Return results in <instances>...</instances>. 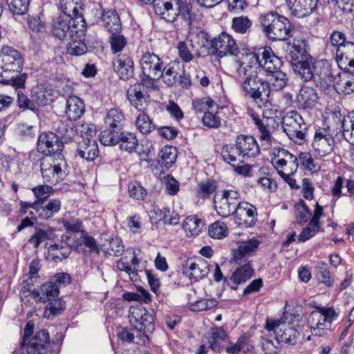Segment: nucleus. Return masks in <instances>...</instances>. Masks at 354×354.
I'll use <instances>...</instances> for the list:
<instances>
[{"mask_svg": "<svg viewBox=\"0 0 354 354\" xmlns=\"http://www.w3.org/2000/svg\"><path fill=\"white\" fill-rule=\"evenodd\" d=\"M237 80L240 83L243 96L252 102L265 104L270 96L269 82L259 77V72L250 66L237 68Z\"/></svg>", "mask_w": 354, "mask_h": 354, "instance_id": "f257e3e1", "label": "nucleus"}, {"mask_svg": "<svg viewBox=\"0 0 354 354\" xmlns=\"http://www.w3.org/2000/svg\"><path fill=\"white\" fill-rule=\"evenodd\" d=\"M263 32L272 41H284L292 36L294 26L290 21L277 12H268L259 18Z\"/></svg>", "mask_w": 354, "mask_h": 354, "instance_id": "f03ea898", "label": "nucleus"}, {"mask_svg": "<svg viewBox=\"0 0 354 354\" xmlns=\"http://www.w3.org/2000/svg\"><path fill=\"white\" fill-rule=\"evenodd\" d=\"M79 15L84 17L81 7L75 6L71 10L65 8L62 15L53 19L51 31L53 35L60 40L73 38V35L78 31V28H75L73 25L74 19Z\"/></svg>", "mask_w": 354, "mask_h": 354, "instance_id": "7ed1b4c3", "label": "nucleus"}, {"mask_svg": "<svg viewBox=\"0 0 354 354\" xmlns=\"http://www.w3.org/2000/svg\"><path fill=\"white\" fill-rule=\"evenodd\" d=\"M40 170L44 183L54 185L62 181L69 173L67 162L63 158L55 160L42 158Z\"/></svg>", "mask_w": 354, "mask_h": 354, "instance_id": "20e7f679", "label": "nucleus"}, {"mask_svg": "<svg viewBox=\"0 0 354 354\" xmlns=\"http://www.w3.org/2000/svg\"><path fill=\"white\" fill-rule=\"evenodd\" d=\"M286 57L295 74L301 71L303 77H309V62L313 61V57L306 50L305 40L294 39L290 52Z\"/></svg>", "mask_w": 354, "mask_h": 354, "instance_id": "39448f33", "label": "nucleus"}, {"mask_svg": "<svg viewBox=\"0 0 354 354\" xmlns=\"http://www.w3.org/2000/svg\"><path fill=\"white\" fill-rule=\"evenodd\" d=\"M265 328L269 332H274L276 344L283 342L289 345H295L300 335L290 324L279 319H268Z\"/></svg>", "mask_w": 354, "mask_h": 354, "instance_id": "423d86ee", "label": "nucleus"}, {"mask_svg": "<svg viewBox=\"0 0 354 354\" xmlns=\"http://www.w3.org/2000/svg\"><path fill=\"white\" fill-rule=\"evenodd\" d=\"M282 124L283 131L291 140L298 145L304 142L308 127L300 114L291 112L290 115L283 118Z\"/></svg>", "mask_w": 354, "mask_h": 354, "instance_id": "0eeeda50", "label": "nucleus"}, {"mask_svg": "<svg viewBox=\"0 0 354 354\" xmlns=\"http://www.w3.org/2000/svg\"><path fill=\"white\" fill-rule=\"evenodd\" d=\"M130 322L135 325V329L141 334L137 335L140 341L145 344L149 341L150 335L155 330V324L152 315L145 308L134 309L131 313Z\"/></svg>", "mask_w": 354, "mask_h": 354, "instance_id": "6e6552de", "label": "nucleus"}, {"mask_svg": "<svg viewBox=\"0 0 354 354\" xmlns=\"http://www.w3.org/2000/svg\"><path fill=\"white\" fill-rule=\"evenodd\" d=\"M104 123L105 129L100 135V140L102 145L108 140H114L113 137L124 130L125 118L120 110L111 109L106 113Z\"/></svg>", "mask_w": 354, "mask_h": 354, "instance_id": "1a4fd4ad", "label": "nucleus"}, {"mask_svg": "<svg viewBox=\"0 0 354 354\" xmlns=\"http://www.w3.org/2000/svg\"><path fill=\"white\" fill-rule=\"evenodd\" d=\"M74 19V28H78L77 33L73 35L71 41L67 45V53L71 55L80 56L86 53L87 46L85 44V35L87 25L84 17L78 15Z\"/></svg>", "mask_w": 354, "mask_h": 354, "instance_id": "9d476101", "label": "nucleus"}, {"mask_svg": "<svg viewBox=\"0 0 354 354\" xmlns=\"http://www.w3.org/2000/svg\"><path fill=\"white\" fill-rule=\"evenodd\" d=\"M63 149L64 142L57 134L48 131L39 135L37 144V149L39 153L46 156L57 154L59 158Z\"/></svg>", "mask_w": 354, "mask_h": 354, "instance_id": "9b49d317", "label": "nucleus"}, {"mask_svg": "<svg viewBox=\"0 0 354 354\" xmlns=\"http://www.w3.org/2000/svg\"><path fill=\"white\" fill-rule=\"evenodd\" d=\"M211 47L214 48L219 57L227 55H232L236 59L240 55L239 48L235 40L232 37L226 32H222L218 38L210 40Z\"/></svg>", "mask_w": 354, "mask_h": 354, "instance_id": "f8f14e48", "label": "nucleus"}, {"mask_svg": "<svg viewBox=\"0 0 354 354\" xmlns=\"http://www.w3.org/2000/svg\"><path fill=\"white\" fill-rule=\"evenodd\" d=\"M50 343L48 332L42 329L37 332L31 339L24 343H20L22 351L27 354H47L48 348L47 345Z\"/></svg>", "mask_w": 354, "mask_h": 354, "instance_id": "ddd939ff", "label": "nucleus"}, {"mask_svg": "<svg viewBox=\"0 0 354 354\" xmlns=\"http://www.w3.org/2000/svg\"><path fill=\"white\" fill-rule=\"evenodd\" d=\"M0 56L3 63L2 68L5 73L7 71L21 73L24 58L19 51L13 47L5 46L2 48Z\"/></svg>", "mask_w": 354, "mask_h": 354, "instance_id": "4468645a", "label": "nucleus"}, {"mask_svg": "<svg viewBox=\"0 0 354 354\" xmlns=\"http://www.w3.org/2000/svg\"><path fill=\"white\" fill-rule=\"evenodd\" d=\"M257 216V209L254 206L248 203H239L234 217L239 227L247 228L255 224Z\"/></svg>", "mask_w": 354, "mask_h": 354, "instance_id": "2eb2a0df", "label": "nucleus"}, {"mask_svg": "<svg viewBox=\"0 0 354 354\" xmlns=\"http://www.w3.org/2000/svg\"><path fill=\"white\" fill-rule=\"evenodd\" d=\"M140 67L144 75H162V61L153 53L147 52L141 57Z\"/></svg>", "mask_w": 354, "mask_h": 354, "instance_id": "dca6fc26", "label": "nucleus"}, {"mask_svg": "<svg viewBox=\"0 0 354 354\" xmlns=\"http://www.w3.org/2000/svg\"><path fill=\"white\" fill-rule=\"evenodd\" d=\"M183 273L187 274L190 279L198 281L205 277L209 272V265L203 259L196 261L187 259L183 265Z\"/></svg>", "mask_w": 354, "mask_h": 354, "instance_id": "f3484780", "label": "nucleus"}, {"mask_svg": "<svg viewBox=\"0 0 354 354\" xmlns=\"http://www.w3.org/2000/svg\"><path fill=\"white\" fill-rule=\"evenodd\" d=\"M260 66H254V68L258 72L262 69L267 75L280 70L283 65L281 59L275 55L270 47L263 48Z\"/></svg>", "mask_w": 354, "mask_h": 354, "instance_id": "a211bd4d", "label": "nucleus"}, {"mask_svg": "<svg viewBox=\"0 0 354 354\" xmlns=\"http://www.w3.org/2000/svg\"><path fill=\"white\" fill-rule=\"evenodd\" d=\"M236 152L239 155L257 157L260 153V148L256 140L251 136L239 135L236 139Z\"/></svg>", "mask_w": 354, "mask_h": 354, "instance_id": "6ab92c4d", "label": "nucleus"}, {"mask_svg": "<svg viewBox=\"0 0 354 354\" xmlns=\"http://www.w3.org/2000/svg\"><path fill=\"white\" fill-rule=\"evenodd\" d=\"M100 22L109 34L122 30V24L115 10H102L100 13Z\"/></svg>", "mask_w": 354, "mask_h": 354, "instance_id": "aec40b11", "label": "nucleus"}, {"mask_svg": "<svg viewBox=\"0 0 354 354\" xmlns=\"http://www.w3.org/2000/svg\"><path fill=\"white\" fill-rule=\"evenodd\" d=\"M114 140H108L103 145L113 146L120 143V148L125 151L131 152L138 145V140L134 133L123 130L113 137Z\"/></svg>", "mask_w": 354, "mask_h": 354, "instance_id": "412c9836", "label": "nucleus"}, {"mask_svg": "<svg viewBox=\"0 0 354 354\" xmlns=\"http://www.w3.org/2000/svg\"><path fill=\"white\" fill-rule=\"evenodd\" d=\"M113 68L120 79L127 80L133 76L134 66L131 58L126 54L120 53L113 62Z\"/></svg>", "mask_w": 354, "mask_h": 354, "instance_id": "4be33fe9", "label": "nucleus"}, {"mask_svg": "<svg viewBox=\"0 0 354 354\" xmlns=\"http://www.w3.org/2000/svg\"><path fill=\"white\" fill-rule=\"evenodd\" d=\"M336 63L340 69L354 71V42H347L336 50Z\"/></svg>", "mask_w": 354, "mask_h": 354, "instance_id": "5701e85b", "label": "nucleus"}, {"mask_svg": "<svg viewBox=\"0 0 354 354\" xmlns=\"http://www.w3.org/2000/svg\"><path fill=\"white\" fill-rule=\"evenodd\" d=\"M177 155V149L173 146H165L160 150L156 161L162 170L158 174V178H161L162 174H164L165 170H168L172 167L176 160Z\"/></svg>", "mask_w": 354, "mask_h": 354, "instance_id": "b1692460", "label": "nucleus"}, {"mask_svg": "<svg viewBox=\"0 0 354 354\" xmlns=\"http://www.w3.org/2000/svg\"><path fill=\"white\" fill-rule=\"evenodd\" d=\"M341 73L334 87L339 94L349 95L354 92V71L340 69Z\"/></svg>", "mask_w": 354, "mask_h": 354, "instance_id": "393cba45", "label": "nucleus"}, {"mask_svg": "<svg viewBox=\"0 0 354 354\" xmlns=\"http://www.w3.org/2000/svg\"><path fill=\"white\" fill-rule=\"evenodd\" d=\"M334 144L332 135L316 132L312 146L320 156H326L333 151Z\"/></svg>", "mask_w": 354, "mask_h": 354, "instance_id": "a878e982", "label": "nucleus"}, {"mask_svg": "<svg viewBox=\"0 0 354 354\" xmlns=\"http://www.w3.org/2000/svg\"><path fill=\"white\" fill-rule=\"evenodd\" d=\"M263 53V48H259L257 50L251 51L247 49H242L240 50V55L235 59L236 62L238 64L239 67H244L245 66H250L251 71H254L253 65L260 66L261 63V53Z\"/></svg>", "mask_w": 354, "mask_h": 354, "instance_id": "bb28decb", "label": "nucleus"}, {"mask_svg": "<svg viewBox=\"0 0 354 354\" xmlns=\"http://www.w3.org/2000/svg\"><path fill=\"white\" fill-rule=\"evenodd\" d=\"M127 96L131 104L138 111L142 109L143 102L149 97L148 92L144 89L142 84L138 83L131 85L127 91Z\"/></svg>", "mask_w": 354, "mask_h": 354, "instance_id": "cd10ccee", "label": "nucleus"}, {"mask_svg": "<svg viewBox=\"0 0 354 354\" xmlns=\"http://www.w3.org/2000/svg\"><path fill=\"white\" fill-rule=\"evenodd\" d=\"M339 316V313L332 308H318L317 310L313 311L308 318V323H317L332 324L333 322Z\"/></svg>", "mask_w": 354, "mask_h": 354, "instance_id": "c85d7f7f", "label": "nucleus"}, {"mask_svg": "<svg viewBox=\"0 0 354 354\" xmlns=\"http://www.w3.org/2000/svg\"><path fill=\"white\" fill-rule=\"evenodd\" d=\"M37 212L41 219H48L57 214L61 208V202L58 199H47L43 197L39 200Z\"/></svg>", "mask_w": 354, "mask_h": 354, "instance_id": "c756f323", "label": "nucleus"}, {"mask_svg": "<svg viewBox=\"0 0 354 354\" xmlns=\"http://www.w3.org/2000/svg\"><path fill=\"white\" fill-rule=\"evenodd\" d=\"M77 155L88 161H92L98 156V145L93 139H83L77 148Z\"/></svg>", "mask_w": 354, "mask_h": 354, "instance_id": "7c9ffc66", "label": "nucleus"}, {"mask_svg": "<svg viewBox=\"0 0 354 354\" xmlns=\"http://www.w3.org/2000/svg\"><path fill=\"white\" fill-rule=\"evenodd\" d=\"M189 46L192 50H196L195 55L199 57H201L200 49L206 47L209 41V34L203 30H198L195 32L189 31Z\"/></svg>", "mask_w": 354, "mask_h": 354, "instance_id": "2f4dec72", "label": "nucleus"}, {"mask_svg": "<svg viewBox=\"0 0 354 354\" xmlns=\"http://www.w3.org/2000/svg\"><path fill=\"white\" fill-rule=\"evenodd\" d=\"M259 243L256 239L241 242L238 249L234 252V262L238 264L245 262V257L250 256L259 247Z\"/></svg>", "mask_w": 354, "mask_h": 354, "instance_id": "473e14b6", "label": "nucleus"}, {"mask_svg": "<svg viewBox=\"0 0 354 354\" xmlns=\"http://www.w3.org/2000/svg\"><path fill=\"white\" fill-rule=\"evenodd\" d=\"M318 94L315 88L310 86L301 88L299 95L297 96V101L304 109L313 108L318 102Z\"/></svg>", "mask_w": 354, "mask_h": 354, "instance_id": "72a5a7b5", "label": "nucleus"}, {"mask_svg": "<svg viewBox=\"0 0 354 354\" xmlns=\"http://www.w3.org/2000/svg\"><path fill=\"white\" fill-rule=\"evenodd\" d=\"M189 27V31H193L195 28L198 29L203 19V15L198 10L193 8L189 2V6L182 12L180 17Z\"/></svg>", "mask_w": 354, "mask_h": 354, "instance_id": "f704fd0d", "label": "nucleus"}, {"mask_svg": "<svg viewBox=\"0 0 354 354\" xmlns=\"http://www.w3.org/2000/svg\"><path fill=\"white\" fill-rule=\"evenodd\" d=\"M84 108V104L80 97L71 96L66 101V113L70 120L75 121L83 115Z\"/></svg>", "mask_w": 354, "mask_h": 354, "instance_id": "c9c22d12", "label": "nucleus"}, {"mask_svg": "<svg viewBox=\"0 0 354 354\" xmlns=\"http://www.w3.org/2000/svg\"><path fill=\"white\" fill-rule=\"evenodd\" d=\"M214 203L217 214L223 218H227L230 215L234 216L238 208V205H236L234 203L230 202L227 198L223 195L220 198H218V196L215 195Z\"/></svg>", "mask_w": 354, "mask_h": 354, "instance_id": "e433bc0d", "label": "nucleus"}, {"mask_svg": "<svg viewBox=\"0 0 354 354\" xmlns=\"http://www.w3.org/2000/svg\"><path fill=\"white\" fill-rule=\"evenodd\" d=\"M326 61V59H322L309 62V77L308 78L303 77V71H301L298 72L296 75L304 82H308L313 79L315 81L316 77L323 81Z\"/></svg>", "mask_w": 354, "mask_h": 354, "instance_id": "4c0bfd02", "label": "nucleus"}, {"mask_svg": "<svg viewBox=\"0 0 354 354\" xmlns=\"http://www.w3.org/2000/svg\"><path fill=\"white\" fill-rule=\"evenodd\" d=\"M152 3L156 15H160L166 21L171 22L174 10L171 9L170 0H153Z\"/></svg>", "mask_w": 354, "mask_h": 354, "instance_id": "58836bf2", "label": "nucleus"}, {"mask_svg": "<svg viewBox=\"0 0 354 354\" xmlns=\"http://www.w3.org/2000/svg\"><path fill=\"white\" fill-rule=\"evenodd\" d=\"M254 273L250 263L248 262L237 268L230 277V280L236 284L245 283L250 279Z\"/></svg>", "mask_w": 354, "mask_h": 354, "instance_id": "ea45409f", "label": "nucleus"}, {"mask_svg": "<svg viewBox=\"0 0 354 354\" xmlns=\"http://www.w3.org/2000/svg\"><path fill=\"white\" fill-rule=\"evenodd\" d=\"M252 25V20L248 16L242 15L232 19L231 28L237 34L248 35Z\"/></svg>", "mask_w": 354, "mask_h": 354, "instance_id": "a19ab883", "label": "nucleus"}, {"mask_svg": "<svg viewBox=\"0 0 354 354\" xmlns=\"http://www.w3.org/2000/svg\"><path fill=\"white\" fill-rule=\"evenodd\" d=\"M66 308V302L62 298L49 301L44 308V316L48 319H53Z\"/></svg>", "mask_w": 354, "mask_h": 354, "instance_id": "79ce46f5", "label": "nucleus"}, {"mask_svg": "<svg viewBox=\"0 0 354 354\" xmlns=\"http://www.w3.org/2000/svg\"><path fill=\"white\" fill-rule=\"evenodd\" d=\"M203 227V223L201 218L195 216H189L184 221L183 227L187 236H198Z\"/></svg>", "mask_w": 354, "mask_h": 354, "instance_id": "37998d69", "label": "nucleus"}, {"mask_svg": "<svg viewBox=\"0 0 354 354\" xmlns=\"http://www.w3.org/2000/svg\"><path fill=\"white\" fill-rule=\"evenodd\" d=\"M271 77L267 80L270 84V91L271 88L274 91H281L286 87L288 84V79L286 73L281 70H278L270 74Z\"/></svg>", "mask_w": 354, "mask_h": 354, "instance_id": "c03bdc74", "label": "nucleus"}, {"mask_svg": "<svg viewBox=\"0 0 354 354\" xmlns=\"http://www.w3.org/2000/svg\"><path fill=\"white\" fill-rule=\"evenodd\" d=\"M42 295L39 297V301L42 303L49 302L53 299L58 298L59 295V287L57 284L53 282H48L41 286Z\"/></svg>", "mask_w": 354, "mask_h": 354, "instance_id": "a18cd8bd", "label": "nucleus"}, {"mask_svg": "<svg viewBox=\"0 0 354 354\" xmlns=\"http://www.w3.org/2000/svg\"><path fill=\"white\" fill-rule=\"evenodd\" d=\"M53 234L52 230H44L39 227L35 228L34 234L30 237L28 243L32 245L35 249H37L40 244L46 239H53Z\"/></svg>", "mask_w": 354, "mask_h": 354, "instance_id": "49530a36", "label": "nucleus"}, {"mask_svg": "<svg viewBox=\"0 0 354 354\" xmlns=\"http://www.w3.org/2000/svg\"><path fill=\"white\" fill-rule=\"evenodd\" d=\"M109 43L112 53L115 54L121 52L127 44V40L122 34V32H118L110 34Z\"/></svg>", "mask_w": 354, "mask_h": 354, "instance_id": "de8ad7c7", "label": "nucleus"}, {"mask_svg": "<svg viewBox=\"0 0 354 354\" xmlns=\"http://www.w3.org/2000/svg\"><path fill=\"white\" fill-rule=\"evenodd\" d=\"M10 12L13 15H24L29 8L30 0H6Z\"/></svg>", "mask_w": 354, "mask_h": 354, "instance_id": "09e8293b", "label": "nucleus"}, {"mask_svg": "<svg viewBox=\"0 0 354 354\" xmlns=\"http://www.w3.org/2000/svg\"><path fill=\"white\" fill-rule=\"evenodd\" d=\"M136 125L139 131L143 134H147L156 129L152 120L145 113L141 112L136 120Z\"/></svg>", "mask_w": 354, "mask_h": 354, "instance_id": "8fccbe9b", "label": "nucleus"}, {"mask_svg": "<svg viewBox=\"0 0 354 354\" xmlns=\"http://www.w3.org/2000/svg\"><path fill=\"white\" fill-rule=\"evenodd\" d=\"M192 105L195 111L199 113L204 112L205 113L209 111V110L214 111L213 109L214 106L216 110L218 109L217 104L209 97L197 98L193 101Z\"/></svg>", "mask_w": 354, "mask_h": 354, "instance_id": "3c124183", "label": "nucleus"}, {"mask_svg": "<svg viewBox=\"0 0 354 354\" xmlns=\"http://www.w3.org/2000/svg\"><path fill=\"white\" fill-rule=\"evenodd\" d=\"M208 234L213 239H222L227 236V225L223 222L216 221L209 226Z\"/></svg>", "mask_w": 354, "mask_h": 354, "instance_id": "603ef678", "label": "nucleus"}, {"mask_svg": "<svg viewBox=\"0 0 354 354\" xmlns=\"http://www.w3.org/2000/svg\"><path fill=\"white\" fill-rule=\"evenodd\" d=\"M317 279L322 283H324L328 287L331 286L333 284V279L330 272L328 268V265L323 262H318L317 266Z\"/></svg>", "mask_w": 354, "mask_h": 354, "instance_id": "864d4df0", "label": "nucleus"}, {"mask_svg": "<svg viewBox=\"0 0 354 354\" xmlns=\"http://www.w3.org/2000/svg\"><path fill=\"white\" fill-rule=\"evenodd\" d=\"M338 65L333 64L330 63L328 61H326L324 75L323 77V82H324L327 84H330L333 83L335 84L339 75H340L341 71H339Z\"/></svg>", "mask_w": 354, "mask_h": 354, "instance_id": "5fc2aeb1", "label": "nucleus"}, {"mask_svg": "<svg viewBox=\"0 0 354 354\" xmlns=\"http://www.w3.org/2000/svg\"><path fill=\"white\" fill-rule=\"evenodd\" d=\"M128 192L129 196L139 201L145 200L147 196V190L138 181H132L129 183Z\"/></svg>", "mask_w": 354, "mask_h": 354, "instance_id": "6e6d98bb", "label": "nucleus"}, {"mask_svg": "<svg viewBox=\"0 0 354 354\" xmlns=\"http://www.w3.org/2000/svg\"><path fill=\"white\" fill-rule=\"evenodd\" d=\"M295 207L297 211L296 216L299 223L301 225L306 223L312 216V214L306 203L302 199H300L295 205Z\"/></svg>", "mask_w": 354, "mask_h": 354, "instance_id": "4d7b16f0", "label": "nucleus"}, {"mask_svg": "<svg viewBox=\"0 0 354 354\" xmlns=\"http://www.w3.org/2000/svg\"><path fill=\"white\" fill-rule=\"evenodd\" d=\"M178 73L174 69V66H169L168 68H164L162 69V82L169 86H174L177 85L178 77H179Z\"/></svg>", "mask_w": 354, "mask_h": 354, "instance_id": "13d9d810", "label": "nucleus"}, {"mask_svg": "<svg viewBox=\"0 0 354 354\" xmlns=\"http://www.w3.org/2000/svg\"><path fill=\"white\" fill-rule=\"evenodd\" d=\"M177 48L178 55L180 59L185 62H189L194 58L196 50H192L189 44L185 41H180L178 43Z\"/></svg>", "mask_w": 354, "mask_h": 354, "instance_id": "bf43d9fd", "label": "nucleus"}, {"mask_svg": "<svg viewBox=\"0 0 354 354\" xmlns=\"http://www.w3.org/2000/svg\"><path fill=\"white\" fill-rule=\"evenodd\" d=\"M171 1V9L174 10V15L171 17V22L180 17L187 6H189V2L187 0H170Z\"/></svg>", "mask_w": 354, "mask_h": 354, "instance_id": "052dcab7", "label": "nucleus"}, {"mask_svg": "<svg viewBox=\"0 0 354 354\" xmlns=\"http://www.w3.org/2000/svg\"><path fill=\"white\" fill-rule=\"evenodd\" d=\"M199 194L203 198H208L217 189V183L215 180H208L201 182L199 185Z\"/></svg>", "mask_w": 354, "mask_h": 354, "instance_id": "680f3d73", "label": "nucleus"}, {"mask_svg": "<svg viewBox=\"0 0 354 354\" xmlns=\"http://www.w3.org/2000/svg\"><path fill=\"white\" fill-rule=\"evenodd\" d=\"M203 123L209 128L217 129L221 126L220 118L213 111H207L204 113Z\"/></svg>", "mask_w": 354, "mask_h": 354, "instance_id": "e2e57ef3", "label": "nucleus"}, {"mask_svg": "<svg viewBox=\"0 0 354 354\" xmlns=\"http://www.w3.org/2000/svg\"><path fill=\"white\" fill-rule=\"evenodd\" d=\"M62 224L66 231L72 232L74 233L80 232L82 234L83 230L82 221L79 218H73L71 220H63Z\"/></svg>", "mask_w": 354, "mask_h": 354, "instance_id": "0e129e2a", "label": "nucleus"}, {"mask_svg": "<svg viewBox=\"0 0 354 354\" xmlns=\"http://www.w3.org/2000/svg\"><path fill=\"white\" fill-rule=\"evenodd\" d=\"M217 301L214 299H201L191 306V310L194 312L207 310L216 306Z\"/></svg>", "mask_w": 354, "mask_h": 354, "instance_id": "69168bd1", "label": "nucleus"}, {"mask_svg": "<svg viewBox=\"0 0 354 354\" xmlns=\"http://www.w3.org/2000/svg\"><path fill=\"white\" fill-rule=\"evenodd\" d=\"M17 105L20 109L35 111L36 106L35 102L29 99L21 91L17 92Z\"/></svg>", "mask_w": 354, "mask_h": 354, "instance_id": "338daca9", "label": "nucleus"}, {"mask_svg": "<svg viewBox=\"0 0 354 354\" xmlns=\"http://www.w3.org/2000/svg\"><path fill=\"white\" fill-rule=\"evenodd\" d=\"M320 230V225L317 224L316 225H312V221H310L308 223V225L306 227L302 232L299 235V240L300 241H306L310 238L313 237L317 232H318Z\"/></svg>", "mask_w": 354, "mask_h": 354, "instance_id": "774afa93", "label": "nucleus"}]
</instances>
